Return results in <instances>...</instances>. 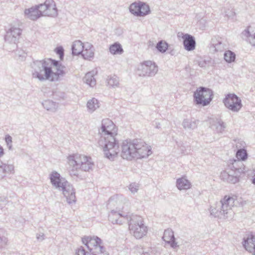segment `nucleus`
I'll return each mask as SVG.
<instances>
[{"mask_svg":"<svg viewBox=\"0 0 255 255\" xmlns=\"http://www.w3.org/2000/svg\"><path fill=\"white\" fill-rule=\"evenodd\" d=\"M228 166V169L221 172V179L228 183L235 184L239 182L241 174L246 172L245 166L240 160H234Z\"/></svg>","mask_w":255,"mask_h":255,"instance_id":"nucleus-6","label":"nucleus"},{"mask_svg":"<svg viewBox=\"0 0 255 255\" xmlns=\"http://www.w3.org/2000/svg\"><path fill=\"white\" fill-rule=\"evenodd\" d=\"M84 49L83 52L91 50V49H94L93 46L90 43L87 42L83 44Z\"/></svg>","mask_w":255,"mask_h":255,"instance_id":"nucleus-44","label":"nucleus"},{"mask_svg":"<svg viewBox=\"0 0 255 255\" xmlns=\"http://www.w3.org/2000/svg\"><path fill=\"white\" fill-rule=\"evenodd\" d=\"M243 245L247 251L255 255V236L250 235L247 239H244Z\"/></svg>","mask_w":255,"mask_h":255,"instance_id":"nucleus-21","label":"nucleus"},{"mask_svg":"<svg viewBox=\"0 0 255 255\" xmlns=\"http://www.w3.org/2000/svg\"><path fill=\"white\" fill-rule=\"evenodd\" d=\"M55 51L59 56L60 60H62L64 55L63 48L62 46L58 47L55 49Z\"/></svg>","mask_w":255,"mask_h":255,"instance_id":"nucleus-40","label":"nucleus"},{"mask_svg":"<svg viewBox=\"0 0 255 255\" xmlns=\"http://www.w3.org/2000/svg\"><path fill=\"white\" fill-rule=\"evenodd\" d=\"M237 203L243 206L246 205L247 201L241 198L237 199L236 197L226 195L219 202L211 206L210 215L220 219L227 218L228 215L232 213V207L237 206Z\"/></svg>","mask_w":255,"mask_h":255,"instance_id":"nucleus-4","label":"nucleus"},{"mask_svg":"<svg viewBox=\"0 0 255 255\" xmlns=\"http://www.w3.org/2000/svg\"><path fill=\"white\" fill-rule=\"evenodd\" d=\"M14 166L12 164H6L0 161V179L5 177L6 173H13Z\"/></svg>","mask_w":255,"mask_h":255,"instance_id":"nucleus-24","label":"nucleus"},{"mask_svg":"<svg viewBox=\"0 0 255 255\" xmlns=\"http://www.w3.org/2000/svg\"><path fill=\"white\" fill-rule=\"evenodd\" d=\"M32 68V77L40 81H60L68 72L66 67L62 65L60 61L51 59L34 61Z\"/></svg>","mask_w":255,"mask_h":255,"instance_id":"nucleus-2","label":"nucleus"},{"mask_svg":"<svg viewBox=\"0 0 255 255\" xmlns=\"http://www.w3.org/2000/svg\"><path fill=\"white\" fill-rule=\"evenodd\" d=\"M82 56L85 59L90 60L91 58L94 57V49H91V50L83 52Z\"/></svg>","mask_w":255,"mask_h":255,"instance_id":"nucleus-37","label":"nucleus"},{"mask_svg":"<svg viewBox=\"0 0 255 255\" xmlns=\"http://www.w3.org/2000/svg\"><path fill=\"white\" fill-rule=\"evenodd\" d=\"M211 128L218 133H222L226 128V125L221 119L213 120L210 123Z\"/></svg>","mask_w":255,"mask_h":255,"instance_id":"nucleus-23","label":"nucleus"},{"mask_svg":"<svg viewBox=\"0 0 255 255\" xmlns=\"http://www.w3.org/2000/svg\"><path fill=\"white\" fill-rule=\"evenodd\" d=\"M96 74V72L94 71L88 72L83 78L84 82L91 87H94L96 84V79L94 77Z\"/></svg>","mask_w":255,"mask_h":255,"instance_id":"nucleus-28","label":"nucleus"},{"mask_svg":"<svg viewBox=\"0 0 255 255\" xmlns=\"http://www.w3.org/2000/svg\"><path fill=\"white\" fill-rule=\"evenodd\" d=\"M213 91L207 88L200 87L194 93V100L196 105H208L213 99Z\"/></svg>","mask_w":255,"mask_h":255,"instance_id":"nucleus-8","label":"nucleus"},{"mask_svg":"<svg viewBox=\"0 0 255 255\" xmlns=\"http://www.w3.org/2000/svg\"><path fill=\"white\" fill-rule=\"evenodd\" d=\"M250 28L251 27L250 26L248 29L245 30L242 34L248 38L249 41L252 45L255 46V33L252 35L249 30Z\"/></svg>","mask_w":255,"mask_h":255,"instance_id":"nucleus-34","label":"nucleus"},{"mask_svg":"<svg viewBox=\"0 0 255 255\" xmlns=\"http://www.w3.org/2000/svg\"><path fill=\"white\" fill-rule=\"evenodd\" d=\"M99 133L101 137L98 143L103 149L105 157L110 160H114L120 151L118 140L116 137L117 128L111 120L104 119Z\"/></svg>","mask_w":255,"mask_h":255,"instance_id":"nucleus-3","label":"nucleus"},{"mask_svg":"<svg viewBox=\"0 0 255 255\" xmlns=\"http://www.w3.org/2000/svg\"><path fill=\"white\" fill-rule=\"evenodd\" d=\"M44 109L47 111L54 112L57 108V104L51 100H45L42 103Z\"/></svg>","mask_w":255,"mask_h":255,"instance_id":"nucleus-30","label":"nucleus"},{"mask_svg":"<svg viewBox=\"0 0 255 255\" xmlns=\"http://www.w3.org/2000/svg\"><path fill=\"white\" fill-rule=\"evenodd\" d=\"M129 190L132 193L134 194L137 192L139 189L138 184L135 183H131L128 187Z\"/></svg>","mask_w":255,"mask_h":255,"instance_id":"nucleus-39","label":"nucleus"},{"mask_svg":"<svg viewBox=\"0 0 255 255\" xmlns=\"http://www.w3.org/2000/svg\"><path fill=\"white\" fill-rule=\"evenodd\" d=\"M226 16H227L229 18H233L235 15V12L233 10V9H228L225 10L224 11Z\"/></svg>","mask_w":255,"mask_h":255,"instance_id":"nucleus-42","label":"nucleus"},{"mask_svg":"<svg viewBox=\"0 0 255 255\" xmlns=\"http://www.w3.org/2000/svg\"><path fill=\"white\" fill-rule=\"evenodd\" d=\"M43 236V234L37 235L36 238L37 240H40L41 241H42L44 239Z\"/></svg>","mask_w":255,"mask_h":255,"instance_id":"nucleus-50","label":"nucleus"},{"mask_svg":"<svg viewBox=\"0 0 255 255\" xmlns=\"http://www.w3.org/2000/svg\"><path fill=\"white\" fill-rule=\"evenodd\" d=\"M123 199L122 195H116L112 197L109 200L108 208L115 203L118 206L117 209L118 211L112 210L109 215V220L113 224L122 225L124 220H127L128 223V228L130 233L137 239H141L147 233V227L144 225L143 219L141 217L133 214H128L120 211V207L118 204Z\"/></svg>","mask_w":255,"mask_h":255,"instance_id":"nucleus-1","label":"nucleus"},{"mask_svg":"<svg viewBox=\"0 0 255 255\" xmlns=\"http://www.w3.org/2000/svg\"><path fill=\"white\" fill-rule=\"evenodd\" d=\"M59 191H62L63 194L69 204H70L76 202L75 190L72 185L69 182L67 181Z\"/></svg>","mask_w":255,"mask_h":255,"instance_id":"nucleus-15","label":"nucleus"},{"mask_svg":"<svg viewBox=\"0 0 255 255\" xmlns=\"http://www.w3.org/2000/svg\"><path fill=\"white\" fill-rule=\"evenodd\" d=\"M110 51L113 54H121L123 49L120 43H115L110 47Z\"/></svg>","mask_w":255,"mask_h":255,"instance_id":"nucleus-32","label":"nucleus"},{"mask_svg":"<svg viewBox=\"0 0 255 255\" xmlns=\"http://www.w3.org/2000/svg\"><path fill=\"white\" fill-rule=\"evenodd\" d=\"M67 159L68 164L72 168L70 174L74 176L78 175V169L88 171L94 166L91 157L84 155L74 154L69 155Z\"/></svg>","mask_w":255,"mask_h":255,"instance_id":"nucleus-5","label":"nucleus"},{"mask_svg":"<svg viewBox=\"0 0 255 255\" xmlns=\"http://www.w3.org/2000/svg\"><path fill=\"white\" fill-rule=\"evenodd\" d=\"M183 46L185 50L188 51L195 49L196 41L194 36L189 34H184L182 36Z\"/></svg>","mask_w":255,"mask_h":255,"instance_id":"nucleus-19","label":"nucleus"},{"mask_svg":"<svg viewBox=\"0 0 255 255\" xmlns=\"http://www.w3.org/2000/svg\"><path fill=\"white\" fill-rule=\"evenodd\" d=\"M50 179L53 186L59 190L67 181L65 178H62L60 174L56 171H53L50 174Z\"/></svg>","mask_w":255,"mask_h":255,"instance_id":"nucleus-17","label":"nucleus"},{"mask_svg":"<svg viewBox=\"0 0 255 255\" xmlns=\"http://www.w3.org/2000/svg\"><path fill=\"white\" fill-rule=\"evenodd\" d=\"M76 255H90V253L86 252L83 247H80L76 252Z\"/></svg>","mask_w":255,"mask_h":255,"instance_id":"nucleus-41","label":"nucleus"},{"mask_svg":"<svg viewBox=\"0 0 255 255\" xmlns=\"http://www.w3.org/2000/svg\"><path fill=\"white\" fill-rule=\"evenodd\" d=\"M6 243V239L0 237V248L2 247Z\"/></svg>","mask_w":255,"mask_h":255,"instance_id":"nucleus-47","label":"nucleus"},{"mask_svg":"<svg viewBox=\"0 0 255 255\" xmlns=\"http://www.w3.org/2000/svg\"><path fill=\"white\" fill-rule=\"evenodd\" d=\"M136 143L135 139L133 140L127 139L123 141L121 145V156L123 159L131 160L133 158H135Z\"/></svg>","mask_w":255,"mask_h":255,"instance_id":"nucleus-9","label":"nucleus"},{"mask_svg":"<svg viewBox=\"0 0 255 255\" xmlns=\"http://www.w3.org/2000/svg\"><path fill=\"white\" fill-rule=\"evenodd\" d=\"M109 85L113 88L119 87L120 85L119 78L116 75L110 76L107 79Z\"/></svg>","mask_w":255,"mask_h":255,"instance_id":"nucleus-31","label":"nucleus"},{"mask_svg":"<svg viewBox=\"0 0 255 255\" xmlns=\"http://www.w3.org/2000/svg\"><path fill=\"white\" fill-rule=\"evenodd\" d=\"M236 156L238 160L242 161L246 160L248 157L247 150L243 148L238 149L236 153Z\"/></svg>","mask_w":255,"mask_h":255,"instance_id":"nucleus-36","label":"nucleus"},{"mask_svg":"<svg viewBox=\"0 0 255 255\" xmlns=\"http://www.w3.org/2000/svg\"><path fill=\"white\" fill-rule=\"evenodd\" d=\"M250 175L252 177V183L255 185V170H252L250 173Z\"/></svg>","mask_w":255,"mask_h":255,"instance_id":"nucleus-46","label":"nucleus"},{"mask_svg":"<svg viewBox=\"0 0 255 255\" xmlns=\"http://www.w3.org/2000/svg\"><path fill=\"white\" fill-rule=\"evenodd\" d=\"M54 98L57 100H64L66 98V94L62 92H55L53 93Z\"/></svg>","mask_w":255,"mask_h":255,"instance_id":"nucleus-38","label":"nucleus"},{"mask_svg":"<svg viewBox=\"0 0 255 255\" xmlns=\"http://www.w3.org/2000/svg\"><path fill=\"white\" fill-rule=\"evenodd\" d=\"M129 9L130 12L136 16H144L150 12L149 5L142 1L133 2Z\"/></svg>","mask_w":255,"mask_h":255,"instance_id":"nucleus-12","label":"nucleus"},{"mask_svg":"<svg viewBox=\"0 0 255 255\" xmlns=\"http://www.w3.org/2000/svg\"><path fill=\"white\" fill-rule=\"evenodd\" d=\"M5 142H6L7 146L9 149H11L12 148V137L9 135H7L5 137Z\"/></svg>","mask_w":255,"mask_h":255,"instance_id":"nucleus-43","label":"nucleus"},{"mask_svg":"<svg viewBox=\"0 0 255 255\" xmlns=\"http://www.w3.org/2000/svg\"><path fill=\"white\" fill-rule=\"evenodd\" d=\"M21 29L20 28L12 26L7 31L4 39L5 41L10 43H15L17 41L21 34Z\"/></svg>","mask_w":255,"mask_h":255,"instance_id":"nucleus-16","label":"nucleus"},{"mask_svg":"<svg viewBox=\"0 0 255 255\" xmlns=\"http://www.w3.org/2000/svg\"><path fill=\"white\" fill-rule=\"evenodd\" d=\"M137 72L139 76L152 77L158 72V67L155 63L151 61H146L139 66Z\"/></svg>","mask_w":255,"mask_h":255,"instance_id":"nucleus-10","label":"nucleus"},{"mask_svg":"<svg viewBox=\"0 0 255 255\" xmlns=\"http://www.w3.org/2000/svg\"><path fill=\"white\" fill-rule=\"evenodd\" d=\"M162 239L165 242L170 244L172 248H175L177 246L173 232L171 230H165Z\"/></svg>","mask_w":255,"mask_h":255,"instance_id":"nucleus-22","label":"nucleus"},{"mask_svg":"<svg viewBox=\"0 0 255 255\" xmlns=\"http://www.w3.org/2000/svg\"><path fill=\"white\" fill-rule=\"evenodd\" d=\"M84 49L83 43L80 40L75 41L72 46L73 55H78L82 54Z\"/></svg>","mask_w":255,"mask_h":255,"instance_id":"nucleus-26","label":"nucleus"},{"mask_svg":"<svg viewBox=\"0 0 255 255\" xmlns=\"http://www.w3.org/2000/svg\"><path fill=\"white\" fill-rule=\"evenodd\" d=\"M100 107V104L98 100L93 98L88 101L87 108L89 113H92Z\"/></svg>","mask_w":255,"mask_h":255,"instance_id":"nucleus-29","label":"nucleus"},{"mask_svg":"<svg viewBox=\"0 0 255 255\" xmlns=\"http://www.w3.org/2000/svg\"><path fill=\"white\" fill-rule=\"evenodd\" d=\"M43 16L56 17L58 15L56 4L53 0H46L44 3L39 4Z\"/></svg>","mask_w":255,"mask_h":255,"instance_id":"nucleus-14","label":"nucleus"},{"mask_svg":"<svg viewBox=\"0 0 255 255\" xmlns=\"http://www.w3.org/2000/svg\"><path fill=\"white\" fill-rule=\"evenodd\" d=\"M135 141L136 142L135 158L137 159L146 158L152 153L150 146L140 139H135Z\"/></svg>","mask_w":255,"mask_h":255,"instance_id":"nucleus-13","label":"nucleus"},{"mask_svg":"<svg viewBox=\"0 0 255 255\" xmlns=\"http://www.w3.org/2000/svg\"><path fill=\"white\" fill-rule=\"evenodd\" d=\"M152 251L151 249L148 250L147 251H143L142 254L141 255H152Z\"/></svg>","mask_w":255,"mask_h":255,"instance_id":"nucleus-48","label":"nucleus"},{"mask_svg":"<svg viewBox=\"0 0 255 255\" xmlns=\"http://www.w3.org/2000/svg\"><path fill=\"white\" fill-rule=\"evenodd\" d=\"M198 121L194 119H184L182 125L185 129L193 130L197 128Z\"/></svg>","mask_w":255,"mask_h":255,"instance_id":"nucleus-25","label":"nucleus"},{"mask_svg":"<svg viewBox=\"0 0 255 255\" xmlns=\"http://www.w3.org/2000/svg\"><path fill=\"white\" fill-rule=\"evenodd\" d=\"M84 244L93 255H110L102 245V241L97 236H85L82 238Z\"/></svg>","mask_w":255,"mask_h":255,"instance_id":"nucleus-7","label":"nucleus"},{"mask_svg":"<svg viewBox=\"0 0 255 255\" xmlns=\"http://www.w3.org/2000/svg\"><path fill=\"white\" fill-rule=\"evenodd\" d=\"M7 203V200L6 198H0V208L2 209L3 206L5 205Z\"/></svg>","mask_w":255,"mask_h":255,"instance_id":"nucleus-45","label":"nucleus"},{"mask_svg":"<svg viewBox=\"0 0 255 255\" xmlns=\"http://www.w3.org/2000/svg\"><path fill=\"white\" fill-rule=\"evenodd\" d=\"M176 187L180 190H187L190 188L191 183L184 177H181L177 179Z\"/></svg>","mask_w":255,"mask_h":255,"instance_id":"nucleus-27","label":"nucleus"},{"mask_svg":"<svg viewBox=\"0 0 255 255\" xmlns=\"http://www.w3.org/2000/svg\"><path fill=\"white\" fill-rule=\"evenodd\" d=\"M226 47V45L223 43V39L221 37H214L212 38L211 41V49L215 52L222 51Z\"/></svg>","mask_w":255,"mask_h":255,"instance_id":"nucleus-20","label":"nucleus"},{"mask_svg":"<svg viewBox=\"0 0 255 255\" xmlns=\"http://www.w3.org/2000/svg\"><path fill=\"white\" fill-rule=\"evenodd\" d=\"M236 58V54L234 52L228 50L224 53V59L228 63H231L235 61Z\"/></svg>","mask_w":255,"mask_h":255,"instance_id":"nucleus-35","label":"nucleus"},{"mask_svg":"<svg viewBox=\"0 0 255 255\" xmlns=\"http://www.w3.org/2000/svg\"><path fill=\"white\" fill-rule=\"evenodd\" d=\"M225 107L234 112H238L242 107V101L234 94H229L223 100Z\"/></svg>","mask_w":255,"mask_h":255,"instance_id":"nucleus-11","label":"nucleus"},{"mask_svg":"<svg viewBox=\"0 0 255 255\" xmlns=\"http://www.w3.org/2000/svg\"><path fill=\"white\" fill-rule=\"evenodd\" d=\"M3 154V149L2 147L0 146V157Z\"/></svg>","mask_w":255,"mask_h":255,"instance_id":"nucleus-51","label":"nucleus"},{"mask_svg":"<svg viewBox=\"0 0 255 255\" xmlns=\"http://www.w3.org/2000/svg\"><path fill=\"white\" fill-rule=\"evenodd\" d=\"M206 65L205 61H200L199 62V66L201 67H205Z\"/></svg>","mask_w":255,"mask_h":255,"instance_id":"nucleus-49","label":"nucleus"},{"mask_svg":"<svg viewBox=\"0 0 255 255\" xmlns=\"http://www.w3.org/2000/svg\"><path fill=\"white\" fill-rule=\"evenodd\" d=\"M168 48V43L163 40L159 41L156 46L157 50L161 53H165Z\"/></svg>","mask_w":255,"mask_h":255,"instance_id":"nucleus-33","label":"nucleus"},{"mask_svg":"<svg viewBox=\"0 0 255 255\" xmlns=\"http://www.w3.org/2000/svg\"><path fill=\"white\" fill-rule=\"evenodd\" d=\"M24 14L27 18L32 20H36L41 16H42L39 4L29 8L25 9Z\"/></svg>","mask_w":255,"mask_h":255,"instance_id":"nucleus-18","label":"nucleus"}]
</instances>
